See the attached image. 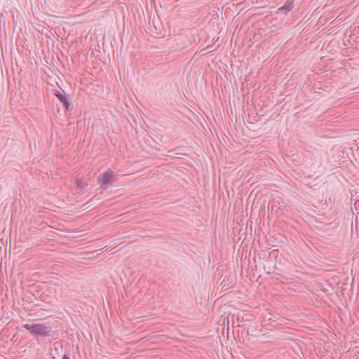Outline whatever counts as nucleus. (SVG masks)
Segmentation results:
<instances>
[{"label":"nucleus","mask_w":359,"mask_h":359,"mask_svg":"<svg viewBox=\"0 0 359 359\" xmlns=\"http://www.w3.org/2000/svg\"><path fill=\"white\" fill-rule=\"evenodd\" d=\"M227 318H228V323H229V316H227Z\"/></svg>","instance_id":"obj_8"},{"label":"nucleus","mask_w":359,"mask_h":359,"mask_svg":"<svg viewBox=\"0 0 359 359\" xmlns=\"http://www.w3.org/2000/svg\"><path fill=\"white\" fill-rule=\"evenodd\" d=\"M22 327L36 337H50L53 332L52 327L46 323H25Z\"/></svg>","instance_id":"obj_1"},{"label":"nucleus","mask_w":359,"mask_h":359,"mask_svg":"<svg viewBox=\"0 0 359 359\" xmlns=\"http://www.w3.org/2000/svg\"><path fill=\"white\" fill-rule=\"evenodd\" d=\"M232 326L237 327V319L236 316H231Z\"/></svg>","instance_id":"obj_5"},{"label":"nucleus","mask_w":359,"mask_h":359,"mask_svg":"<svg viewBox=\"0 0 359 359\" xmlns=\"http://www.w3.org/2000/svg\"><path fill=\"white\" fill-rule=\"evenodd\" d=\"M63 359H71V358L69 357V355H66V354H65V355H64V356H63Z\"/></svg>","instance_id":"obj_7"},{"label":"nucleus","mask_w":359,"mask_h":359,"mask_svg":"<svg viewBox=\"0 0 359 359\" xmlns=\"http://www.w3.org/2000/svg\"><path fill=\"white\" fill-rule=\"evenodd\" d=\"M114 177V172L111 170H108L106 172H103L97 180L98 184L102 187L105 188L106 186L109 184Z\"/></svg>","instance_id":"obj_2"},{"label":"nucleus","mask_w":359,"mask_h":359,"mask_svg":"<svg viewBox=\"0 0 359 359\" xmlns=\"http://www.w3.org/2000/svg\"><path fill=\"white\" fill-rule=\"evenodd\" d=\"M124 316V317H125V318H126V319H122V320H123L124 323H126V320H131V321L133 320V319H132V318H130V319L128 318H127V317H128V316H127V315H125V316Z\"/></svg>","instance_id":"obj_6"},{"label":"nucleus","mask_w":359,"mask_h":359,"mask_svg":"<svg viewBox=\"0 0 359 359\" xmlns=\"http://www.w3.org/2000/svg\"><path fill=\"white\" fill-rule=\"evenodd\" d=\"M55 95L65 105V108L68 109L69 107V102L65 93L57 92Z\"/></svg>","instance_id":"obj_3"},{"label":"nucleus","mask_w":359,"mask_h":359,"mask_svg":"<svg viewBox=\"0 0 359 359\" xmlns=\"http://www.w3.org/2000/svg\"><path fill=\"white\" fill-rule=\"evenodd\" d=\"M237 319V327L244 326V322L250 321L252 319H245V316H236Z\"/></svg>","instance_id":"obj_4"}]
</instances>
